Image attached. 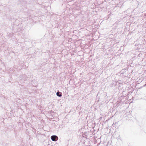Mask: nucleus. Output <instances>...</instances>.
Segmentation results:
<instances>
[{"instance_id":"obj_1","label":"nucleus","mask_w":146,"mask_h":146,"mask_svg":"<svg viewBox=\"0 0 146 146\" xmlns=\"http://www.w3.org/2000/svg\"><path fill=\"white\" fill-rule=\"evenodd\" d=\"M51 139L52 141H56L58 139V137L55 135H52L51 137Z\"/></svg>"},{"instance_id":"obj_2","label":"nucleus","mask_w":146,"mask_h":146,"mask_svg":"<svg viewBox=\"0 0 146 146\" xmlns=\"http://www.w3.org/2000/svg\"><path fill=\"white\" fill-rule=\"evenodd\" d=\"M56 94L57 96L58 97H60L62 96V93L59 92H57Z\"/></svg>"}]
</instances>
